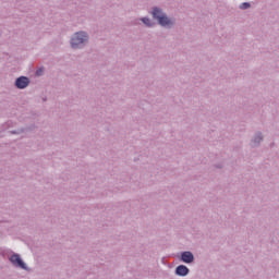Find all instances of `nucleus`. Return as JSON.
I'll return each mask as SVG.
<instances>
[{
	"mask_svg": "<svg viewBox=\"0 0 279 279\" xmlns=\"http://www.w3.org/2000/svg\"><path fill=\"white\" fill-rule=\"evenodd\" d=\"M153 16L154 19H157L159 25L162 27H171V25L174 23L173 20H169V17H167V15H165V13H162V11L159 9H154Z\"/></svg>",
	"mask_w": 279,
	"mask_h": 279,
	"instance_id": "f257e3e1",
	"label": "nucleus"
},
{
	"mask_svg": "<svg viewBox=\"0 0 279 279\" xmlns=\"http://www.w3.org/2000/svg\"><path fill=\"white\" fill-rule=\"evenodd\" d=\"M86 40H88V35H86V33L80 32V33L74 34L71 39L72 48L78 49V47H82V45H84V43H86Z\"/></svg>",
	"mask_w": 279,
	"mask_h": 279,
	"instance_id": "f03ea898",
	"label": "nucleus"
},
{
	"mask_svg": "<svg viewBox=\"0 0 279 279\" xmlns=\"http://www.w3.org/2000/svg\"><path fill=\"white\" fill-rule=\"evenodd\" d=\"M10 262L12 263V265H14L15 267H20V269H27V266H25V264L23 263V259H21L20 255H12L10 257Z\"/></svg>",
	"mask_w": 279,
	"mask_h": 279,
	"instance_id": "7ed1b4c3",
	"label": "nucleus"
},
{
	"mask_svg": "<svg viewBox=\"0 0 279 279\" xmlns=\"http://www.w3.org/2000/svg\"><path fill=\"white\" fill-rule=\"evenodd\" d=\"M16 88H27L29 86V78L21 76L15 81Z\"/></svg>",
	"mask_w": 279,
	"mask_h": 279,
	"instance_id": "20e7f679",
	"label": "nucleus"
},
{
	"mask_svg": "<svg viewBox=\"0 0 279 279\" xmlns=\"http://www.w3.org/2000/svg\"><path fill=\"white\" fill-rule=\"evenodd\" d=\"M194 259L195 257L191 252H183L181 255V260H183V263H193Z\"/></svg>",
	"mask_w": 279,
	"mask_h": 279,
	"instance_id": "39448f33",
	"label": "nucleus"
},
{
	"mask_svg": "<svg viewBox=\"0 0 279 279\" xmlns=\"http://www.w3.org/2000/svg\"><path fill=\"white\" fill-rule=\"evenodd\" d=\"M177 274L178 276H186L189 274V268L184 265L178 266L177 267Z\"/></svg>",
	"mask_w": 279,
	"mask_h": 279,
	"instance_id": "423d86ee",
	"label": "nucleus"
},
{
	"mask_svg": "<svg viewBox=\"0 0 279 279\" xmlns=\"http://www.w3.org/2000/svg\"><path fill=\"white\" fill-rule=\"evenodd\" d=\"M142 22H143L144 25H146L147 27H151V25H154V24H151V21H150L149 19H147V17H143V19H142Z\"/></svg>",
	"mask_w": 279,
	"mask_h": 279,
	"instance_id": "0eeeda50",
	"label": "nucleus"
},
{
	"mask_svg": "<svg viewBox=\"0 0 279 279\" xmlns=\"http://www.w3.org/2000/svg\"><path fill=\"white\" fill-rule=\"evenodd\" d=\"M241 10H247V8H250V3L247 2H243L241 5H240Z\"/></svg>",
	"mask_w": 279,
	"mask_h": 279,
	"instance_id": "6e6552de",
	"label": "nucleus"
},
{
	"mask_svg": "<svg viewBox=\"0 0 279 279\" xmlns=\"http://www.w3.org/2000/svg\"><path fill=\"white\" fill-rule=\"evenodd\" d=\"M260 141H263V137L260 135H258L257 137H255V143H260Z\"/></svg>",
	"mask_w": 279,
	"mask_h": 279,
	"instance_id": "1a4fd4ad",
	"label": "nucleus"
},
{
	"mask_svg": "<svg viewBox=\"0 0 279 279\" xmlns=\"http://www.w3.org/2000/svg\"><path fill=\"white\" fill-rule=\"evenodd\" d=\"M37 75H40L43 73V70H37Z\"/></svg>",
	"mask_w": 279,
	"mask_h": 279,
	"instance_id": "9d476101",
	"label": "nucleus"
}]
</instances>
